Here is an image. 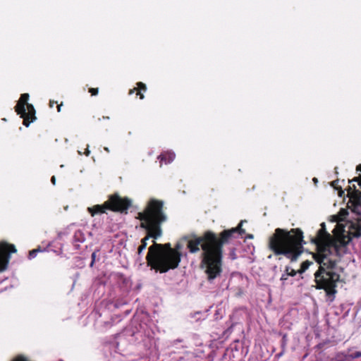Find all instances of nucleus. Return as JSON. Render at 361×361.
Instances as JSON below:
<instances>
[{"label": "nucleus", "mask_w": 361, "mask_h": 361, "mask_svg": "<svg viewBox=\"0 0 361 361\" xmlns=\"http://www.w3.org/2000/svg\"><path fill=\"white\" fill-rule=\"evenodd\" d=\"M312 242L318 248V252L314 257L319 265L318 270L314 273L316 288L324 289L329 293L340 279L334 268L344 249V244L331 237L326 230L325 223L321 224V228L312 239Z\"/></svg>", "instance_id": "nucleus-1"}, {"label": "nucleus", "mask_w": 361, "mask_h": 361, "mask_svg": "<svg viewBox=\"0 0 361 361\" xmlns=\"http://www.w3.org/2000/svg\"><path fill=\"white\" fill-rule=\"evenodd\" d=\"M235 229L226 230L219 238L213 232L207 231L204 235L185 236L181 241L187 243V247L191 253H195L202 247L203 252L202 267L209 281L219 276L222 271V246L227 242V238Z\"/></svg>", "instance_id": "nucleus-2"}, {"label": "nucleus", "mask_w": 361, "mask_h": 361, "mask_svg": "<svg viewBox=\"0 0 361 361\" xmlns=\"http://www.w3.org/2000/svg\"><path fill=\"white\" fill-rule=\"evenodd\" d=\"M303 235L299 228L286 231L276 228L269 237V248L275 255H283L291 261H295L302 252Z\"/></svg>", "instance_id": "nucleus-3"}, {"label": "nucleus", "mask_w": 361, "mask_h": 361, "mask_svg": "<svg viewBox=\"0 0 361 361\" xmlns=\"http://www.w3.org/2000/svg\"><path fill=\"white\" fill-rule=\"evenodd\" d=\"M162 207V202L151 200L144 212L138 214L140 219L142 221L141 226L148 232V235L141 240L137 251L139 255L146 248L147 240L150 237L157 239L161 235L160 224L166 220Z\"/></svg>", "instance_id": "nucleus-4"}, {"label": "nucleus", "mask_w": 361, "mask_h": 361, "mask_svg": "<svg viewBox=\"0 0 361 361\" xmlns=\"http://www.w3.org/2000/svg\"><path fill=\"white\" fill-rule=\"evenodd\" d=\"M146 257L147 264L161 273L176 268L180 262V253L171 248L169 243L161 245L154 241Z\"/></svg>", "instance_id": "nucleus-5"}, {"label": "nucleus", "mask_w": 361, "mask_h": 361, "mask_svg": "<svg viewBox=\"0 0 361 361\" xmlns=\"http://www.w3.org/2000/svg\"><path fill=\"white\" fill-rule=\"evenodd\" d=\"M130 205V201L127 198H121L117 195H111L109 200L102 205H95L92 207H88L87 210L92 216L96 214L104 213L106 209L113 211L123 212Z\"/></svg>", "instance_id": "nucleus-6"}, {"label": "nucleus", "mask_w": 361, "mask_h": 361, "mask_svg": "<svg viewBox=\"0 0 361 361\" xmlns=\"http://www.w3.org/2000/svg\"><path fill=\"white\" fill-rule=\"evenodd\" d=\"M348 212L345 209H341L338 215L333 216L334 221L337 222L336 227H339L341 234H345L352 237L358 238L361 236V218H358L356 221H348L345 224L341 222L344 221Z\"/></svg>", "instance_id": "nucleus-7"}, {"label": "nucleus", "mask_w": 361, "mask_h": 361, "mask_svg": "<svg viewBox=\"0 0 361 361\" xmlns=\"http://www.w3.org/2000/svg\"><path fill=\"white\" fill-rule=\"evenodd\" d=\"M16 249L13 245L7 244L5 242L0 243V271L7 269L10 260V255L8 252L15 253Z\"/></svg>", "instance_id": "nucleus-8"}, {"label": "nucleus", "mask_w": 361, "mask_h": 361, "mask_svg": "<svg viewBox=\"0 0 361 361\" xmlns=\"http://www.w3.org/2000/svg\"><path fill=\"white\" fill-rule=\"evenodd\" d=\"M352 181H357L359 185L361 187V176L359 178H355L351 180V182ZM349 182L350 183V181ZM353 187L354 190L353 192L355 196L351 200L352 211L357 214H361V192H359V191L355 189V185H353Z\"/></svg>", "instance_id": "nucleus-9"}, {"label": "nucleus", "mask_w": 361, "mask_h": 361, "mask_svg": "<svg viewBox=\"0 0 361 361\" xmlns=\"http://www.w3.org/2000/svg\"><path fill=\"white\" fill-rule=\"evenodd\" d=\"M35 114V110L32 104H28L25 106V114L24 116H20L24 119L23 124L25 126H28L30 123L36 118Z\"/></svg>", "instance_id": "nucleus-10"}, {"label": "nucleus", "mask_w": 361, "mask_h": 361, "mask_svg": "<svg viewBox=\"0 0 361 361\" xmlns=\"http://www.w3.org/2000/svg\"><path fill=\"white\" fill-rule=\"evenodd\" d=\"M29 94L27 93L23 94L16 106V111L20 116H24L25 114V106L28 104L27 100Z\"/></svg>", "instance_id": "nucleus-11"}, {"label": "nucleus", "mask_w": 361, "mask_h": 361, "mask_svg": "<svg viewBox=\"0 0 361 361\" xmlns=\"http://www.w3.org/2000/svg\"><path fill=\"white\" fill-rule=\"evenodd\" d=\"M175 158V154L172 152H168L161 154L159 159H161V162L164 161L165 164L171 163Z\"/></svg>", "instance_id": "nucleus-12"}, {"label": "nucleus", "mask_w": 361, "mask_h": 361, "mask_svg": "<svg viewBox=\"0 0 361 361\" xmlns=\"http://www.w3.org/2000/svg\"><path fill=\"white\" fill-rule=\"evenodd\" d=\"M295 274H296V272L294 269L287 267L286 269V272L284 274H283L281 277V281H285L288 279V277L289 276H293Z\"/></svg>", "instance_id": "nucleus-13"}, {"label": "nucleus", "mask_w": 361, "mask_h": 361, "mask_svg": "<svg viewBox=\"0 0 361 361\" xmlns=\"http://www.w3.org/2000/svg\"><path fill=\"white\" fill-rule=\"evenodd\" d=\"M348 357L353 360L360 358L361 357V352H355L351 353L350 355H348Z\"/></svg>", "instance_id": "nucleus-14"}, {"label": "nucleus", "mask_w": 361, "mask_h": 361, "mask_svg": "<svg viewBox=\"0 0 361 361\" xmlns=\"http://www.w3.org/2000/svg\"><path fill=\"white\" fill-rule=\"evenodd\" d=\"M311 264L312 263L308 261L304 262L301 265V271H305L306 269H307Z\"/></svg>", "instance_id": "nucleus-15"}, {"label": "nucleus", "mask_w": 361, "mask_h": 361, "mask_svg": "<svg viewBox=\"0 0 361 361\" xmlns=\"http://www.w3.org/2000/svg\"><path fill=\"white\" fill-rule=\"evenodd\" d=\"M39 251V249H35V250H31L30 252H29V258L30 259H32L34 257H35L37 253Z\"/></svg>", "instance_id": "nucleus-16"}, {"label": "nucleus", "mask_w": 361, "mask_h": 361, "mask_svg": "<svg viewBox=\"0 0 361 361\" xmlns=\"http://www.w3.org/2000/svg\"><path fill=\"white\" fill-rule=\"evenodd\" d=\"M182 247H183V245H182L181 242H178L176 244V247L173 250H176L178 253H180V250L182 249Z\"/></svg>", "instance_id": "nucleus-17"}, {"label": "nucleus", "mask_w": 361, "mask_h": 361, "mask_svg": "<svg viewBox=\"0 0 361 361\" xmlns=\"http://www.w3.org/2000/svg\"><path fill=\"white\" fill-rule=\"evenodd\" d=\"M12 361H28L25 357L23 356L19 355L14 358Z\"/></svg>", "instance_id": "nucleus-18"}, {"label": "nucleus", "mask_w": 361, "mask_h": 361, "mask_svg": "<svg viewBox=\"0 0 361 361\" xmlns=\"http://www.w3.org/2000/svg\"><path fill=\"white\" fill-rule=\"evenodd\" d=\"M89 92L92 94V95H97L98 94V89L97 88H90Z\"/></svg>", "instance_id": "nucleus-19"}, {"label": "nucleus", "mask_w": 361, "mask_h": 361, "mask_svg": "<svg viewBox=\"0 0 361 361\" xmlns=\"http://www.w3.org/2000/svg\"><path fill=\"white\" fill-rule=\"evenodd\" d=\"M137 86H138L139 89H142L143 90H146V89H147L146 88V85L144 83L141 82L137 83Z\"/></svg>", "instance_id": "nucleus-20"}, {"label": "nucleus", "mask_w": 361, "mask_h": 361, "mask_svg": "<svg viewBox=\"0 0 361 361\" xmlns=\"http://www.w3.org/2000/svg\"><path fill=\"white\" fill-rule=\"evenodd\" d=\"M240 226H241V224H239V226L235 228V231L234 232H232L231 234L227 238V241L228 240V239L230 238V237L235 233H236L238 230H240ZM233 228H232L231 230H233Z\"/></svg>", "instance_id": "nucleus-21"}, {"label": "nucleus", "mask_w": 361, "mask_h": 361, "mask_svg": "<svg viewBox=\"0 0 361 361\" xmlns=\"http://www.w3.org/2000/svg\"><path fill=\"white\" fill-rule=\"evenodd\" d=\"M338 180H334L331 183V185L335 188L336 189H338Z\"/></svg>", "instance_id": "nucleus-22"}, {"label": "nucleus", "mask_w": 361, "mask_h": 361, "mask_svg": "<svg viewBox=\"0 0 361 361\" xmlns=\"http://www.w3.org/2000/svg\"><path fill=\"white\" fill-rule=\"evenodd\" d=\"M51 183H52L54 185H55V183H56V178H55V176H52V177H51Z\"/></svg>", "instance_id": "nucleus-23"}, {"label": "nucleus", "mask_w": 361, "mask_h": 361, "mask_svg": "<svg viewBox=\"0 0 361 361\" xmlns=\"http://www.w3.org/2000/svg\"><path fill=\"white\" fill-rule=\"evenodd\" d=\"M56 102L54 101H50L49 102V106L50 107H53L54 106V104H55Z\"/></svg>", "instance_id": "nucleus-24"}, {"label": "nucleus", "mask_w": 361, "mask_h": 361, "mask_svg": "<svg viewBox=\"0 0 361 361\" xmlns=\"http://www.w3.org/2000/svg\"><path fill=\"white\" fill-rule=\"evenodd\" d=\"M90 153V152L89 149H88V148H87V149H86V151H85V154L86 156H89Z\"/></svg>", "instance_id": "nucleus-25"}, {"label": "nucleus", "mask_w": 361, "mask_h": 361, "mask_svg": "<svg viewBox=\"0 0 361 361\" xmlns=\"http://www.w3.org/2000/svg\"><path fill=\"white\" fill-rule=\"evenodd\" d=\"M95 255H96V254L94 252H93L92 255V257L93 260H92V262L91 263V265H92V264H93V262H94V258H95Z\"/></svg>", "instance_id": "nucleus-26"}, {"label": "nucleus", "mask_w": 361, "mask_h": 361, "mask_svg": "<svg viewBox=\"0 0 361 361\" xmlns=\"http://www.w3.org/2000/svg\"><path fill=\"white\" fill-rule=\"evenodd\" d=\"M135 90H137L136 88H134L133 90H130V92H129V94H132Z\"/></svg>", "instance_id": "nucleus-27"}, {"label": "nucleus", "mask_w": 361, "mask_h": 361, "mask_svg": "<svg viewBox=\"0 0 361 361\" xmlns=\"http://www.w3.org/2000/svg\"><path fill=\"white\" fill-rule=\"evenodd\" d=\"M357 171H360L361 172V164H359L357 166Z\"/></svg>", "instance_id": "nucleus-28"}, {"label": "nucleus", "mask_w": 361, "mask_h": 361, "mask_svg": "<svg viewBox=\"0 0 361 361\" xmlns=\"http://www.w3.org/2000/svg\"><path fill=\"white\" fill-rule=\"evenodd\" d=\"M61 106H62V103H61V104L58 105V106H57V110H58V111H59V112H60V111H61Z\"/></svg>", "instance_id": "nucleus-29"}, {"label": "nucleus", "mask_w": 361, "mask_h": 361, "mask_svg": "<svg viewBox=\"0 0 361 361\" xmlns=\"http://www.w3.org/2000/svg\"><path fill=\"white\" fill-rule=\"evenodd\" d=\"M137 94L140 96V99H143L144 98V95L142 94H141L139 91L137 92Z\"/></svg>", "instance_id": "nucleus-30"}, {"label": "nucleus", "mask_w": 361, "mask_h": 361, "mask_svg": "<svg viewBox=\"0 0 361 361\" xmlns=\"http://www.w3.org/2000/svg\"><path fill=\"white\" fill-rule=\"evenodd\" d=\"M343 192H344L342 190H341V191L339 192V195L341 196Z\"/></svg>", "instance_id": "nucleus-31"}, {"label": "nucleus", "mask_w": 361, "mask_h": 361, "mask_svg": "<svg viewBox=\"0 0 361 361\" xmlns=\"http://www.w3.org/2000/svg\"><path fill=\"white\" fill-rule=\"evenodd\" d=\"M104 150H105V151H106L107 152H109V148H108V147H104Z\"/></svg>", "instance_id": "nucleus-32"}, {"label": "nucleus", "mask_w": 361, "mask_h": 361, "mask_svg": "<svg viewBox=\"0 0 361 361\" xmlns=\"http://www.w3.org/2000/svg\"><path fill=\"white\" fill-rule=\"evenodd\" d=\"M78 154L81 155L82 152L80 151H78Z\"/></svg>", "instance_id": "nucleus-33"}, {"label": "nucleus", "mask_w": 361, "mask_h": 361, "mask_svg": "<svg viewBox=\"0 0 361 361\" xmlns=\"http://www.w3.org/2000/svg\"><path fill=\"white\" fill-rule=\"evenodd\" d=\"M313 180L314 182H317V179L315 178Z\"/></svg>", "instance_id": "nucleus-34"}]
</instances>
